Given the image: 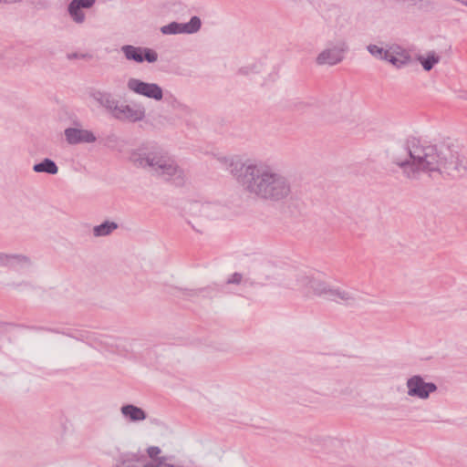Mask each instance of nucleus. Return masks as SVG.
Instances as JSON below:
<instances>
[{
    "label": "nucleus",
    "mask_w": 467,
    "mask_h": 467,
    "mask_svg": "<svg viewBox=\"0 0 467 467\" xmlns=\"http://www.w3.org/2000/svg\"><path fill=\"white\" fill-rule=\"evenodd\" d=\"M405 149L409 158L394 159L409 180H417L420 171H438L451 178L461 177L466 171L457 147L449 144L424 145L415 137L407 139Z\"/></svg>",
    "instance_id": "obj_1"
},
{
    "label": "nucleus",
    "mask_w": 467,
    "mask_h": 467,
    "mask_svg": "<svg viewBox=\"0 0 467 467\" xmlns=\"http://www.w3.org/2000/svg\"><path fill=\"white\" fill-rule=\"evenodd\" d=\"M228 169L246 192L265 201L281 202L291 193L288 178L269 166L232 160Z\"/></svg>",
    "instance_id": "obj_2"
},
{
    "label": "nucleus",
    "mask_w": 467,
    "mask_h": 467,
    "mask_svg": "<svg viewBox=\"0 0 467 467\" xmlns=\"http://www.w3.org/2000/svg\"><path fill=\"white\" fill-rule=\"evenodd\" d=\"M129 161L137 168H152L167 180L172 179L176 186L184 184L183 171L159 147L142 145L130 151Z\"/></svg>",
    "instance_id": "obj_3"
},
{
    "label": "nucleus",
    "mask_w": 467,
    "mask_h": 467,
    "mask_svg": "<svg viewBox=\"0 0 467 467\" xmlns=\"http://www.w3.org/2000/svg\"><path fill=\"white\" fill-rule=\"evenodd\" d=\"M408 395L420 400H427L430 395L437 391L438 387L433 382H426L422 376L414 375L407 379Z\"/></svg>",
    "instance_id": "obj_4"
},
{
    "label": "nucleus",
    "mask_w": 467,
    "mask_h": 467,
    "mask_svg": "<svg viewBox=\"0 0 467 467\" xmlns=\"http://www.w3.org/2000/svg\"><path fill=\"white\" fill-rule=\"evenodd\" d=\"M127 88L136 94L157 101L163 98V90L157 83H148L139 78H130L127 82Z\"/></svg>",
    "instance_id": "obj_5"
},
{
    "label": "nucleus",
    "mask_w": 467,
    "mask_h": 467,
    "mask_svg": "<svg viewBox=\"0 0 467 467\" xmlns=\"http://www.w3.org/2000/svg\"><path fill=\"white\" fill-rule=\"evenodd\" d=\"M121 51L127 60L136 63H154L158 60V53L150 47H135L132 45H124Z\"/></svg>",
    "instance_id": "obj_6"
},
{
    "label": "nucleus",
    "mask_w": 467,
    "mask_h": 467,
    "mask_svg": "<svg viewBox=\"0 0 467 467\" xmlns=\"http://www.w3.org/2000/svg\"><path fill=\"white\" fill-rule=\"evenodd\" d=\"M348 47L345 41H340L337 45L324 49L317 57L318 65H330L334 66L340 63L344 57L345 53L348 52Z\"/></svg>",
    "instance_id": "obj_7"
},
{
    "label": "nucleus",
    "mask_w": 467,
    "mask_h": 467,
    "mask_svg": "<svg viewBox=\"0 0 467 467\" xmlns=\"http://www.w3.org/2000/svg\"><path fill=\"white\" fill-rule=\"evenodd\" d=\"M202 21L199 16H193L187 23L171 22L161 27L163 35L193 34L200 30Z\"/></svg>",
    "instance_id": "obj_8"
},
{
    "label": "nucleus",
    "mask_w": 467,
    "mask_h": 467,
    "mask_svg": "<svg viewBox=\"0 0 467 467\" xmlns=\"http://www.w3.org/2000/svg\"><path fill=\"white\" fill-rule=\"evenodd\" d=\"M146 116L145 109L143 106H137V108L130 107V105H120L118 107L113 118L120 121L137 122L144 119Z\"/></svg>",
    "instance_id": "obj_9"
},
{
    "label": "nucleus",
    "mask_w": 467,
    "mask_h": 467,
    "mask_svg": "<svg viewBox=\"0 0 467 467\" xmlns=\"http://www.w3.org/2000/svg\"><path fill=\"white\" fill-rule=\"evenodd\" d=\"M66 140L70 145L93 143L97 140L95 134L88 130L67 128L64 131Z\"/></svg>",
    "instance_id": "obj_10"
},
{
    "label": "nucleus",
    "mask_w": 467,
    "mask_h": 467,
    "mask_svg": "<svg viewBox=\"0 0 467 467\" xmlns=\"http://www.w3.org/2000/svg\"><path fill=\"white\" fill-rule=\"evenodd\" d=\"M312 276L303 271L293 270L288 275L287 285L293 289L298 290L303 294L309 295V285Z\"/></svg>",
    "instance_id": "obj_11"
},
{
    "label": "nucleus",
    "mask_w": 467,
    "mask_h": 467,
    "mask_svg": "<svg viewBox=\"0 0 467 467\" xmlns=\"http://www.w3.org/2000/svg\"><path fill=\"white\" fill-rule=\"evenodd\" d=\"M97 0H72L67 6V12L74 22L81 24L85 21L83 9L91 8Z\"/></svg>",
    "instance_id": "obj_12"
},
{
    "label": "nucleus",
    "mask_w": 467,
    "mask_h": 467,
    "mask_svg": "<svg viewBox=\"0 0 467 467\" xmlns=\"http://www.w3.org/2000/svg\"><path fill=\"white\" fill-rule=\"evenodd\" d=\"M90 96L103 108L107 109L109 113L114 116L119 107V101L115 99L111 93L103 92L100 90L93 91Z\"/></svg>",
    "instance_id": "obj_13"
},
{
    "label": "nucleus",
    "mask_w": 467,
    "mask_h": 467,
    "mask_svg": "<svg viewBox=\"0 0 467 467\" xmlns=\"http://www.w3.org/2000/svg\"><path fill=\"white\" fill-rule=\"evenodd\" d=\"M144 454L127 452L121 453L116 460L114 467H140V463L146 462Z\"/></svg>",
    "instance_id": "obj_14"
},
{
    "label": "nucleus",
    "mask_w": 467,
    "mask_h": 467,
    "mask_svg": "<svg viewBox=\"0 0 467 467\" xmlns=\"http://www.w3.org/2000/svg\"><path fill=\"white\" fill-rule=\"evenodd\" d=\"M121 414L124 418L131 422L142 421L147 419L146 411L133 404H125L120 408Z\"/></svg>",
    "instance_id": "obj_15"
},
{
    "label": "nucleus",
    "mask_w": 467,
    "mask_h": 467,
    "mask_svg": "<svg viewBox=\"0 0 467 467\" xmlns=\"http://www.w3.org/2000/svg\"><path fill=\"white\" fill-rule=\"evenodd\" d=\"M99 142L111 150L121 152L125 146V141L114 133L108 134L100 139Z\"/></svg>",
    "instance_id": "obj_16"
},
{
    "label": "nucleus",
    "mask_w": 467,
    "mask_h": 467,
    "mask_svg": "<svg viewBox=\"0 0 467 467\" xmlns=\"http://www.w3.org/2000/svg\"><path fill=\"white\" fill-rule=\"evenodd\" d=\"M33 171L37 173L55 175L58 172V167L53 160L45 158L40 162L34 164Z\"/></svg>",
    "instance_id": "obj_17"
},
{
    "label": "nucleus",
    "mask_w": 467,
    "mask_h": 467,
    "mask_svg": "<svg viewBox=\"0 0 467 467\" xmlns=\"http://www.w3.org/2000/svg\"><path fill=\"white\" fill-rule=\"evenodd\" d=\"M14 263L30 265V258L23 254L0 253V266H12Z\"/></svg>",
    "instance_id": "obj_18"
},
{
    "label": "nucleus",
    "mask_w": 467,
    "mask_h": 467,
    "mask_svg": "<svg viewBox=\"0 0 467 467\" xmlns=\"http://www.w3.org/2000/svg\"><path fill=\"white\" fill-rule=\"evenodd\" d=\"M383 60H386L396 67L400 68L401 67L407 65L411 60V57L405 51L394 55L388 50L386 57H383Z\"/></svg>",
    "instance_id": "obj_19"
},
{
    "label": "nucleus",
    "mask_w": 467,
    "mask_h": 467,
    "mask_svg": "<svg viewBox=\"0 0 467 467\" xmlns=\"http://www.w3.org/2000/svg\"><path fill=\"white\" fill-rule=\"evenodd\" d=\"M118 228L119 224L117 223L106 220L93 227V235L96 237L108 236Z\"/></svg>",
    "instance_id": "obj_20"
},
{
    "label": "nucleus",
    "mask_w": 467,
    "mask_h": 467,
    "mask_svg": "<svg viewBox=\"0 0 467 467\" xmlns=\"http://www.w3.org/2000/svg\"><path fill=\"white\" fill-rule=\"evenodd\" d=\"M330 285L325 281L314 278L312 276L309 285V294L313 293L317 296H327Z\"/></svg>",
    "instance_id": "obj_21"
},
{
    "label": "nucleus",
    "mask_w": 467,
    "mask_h": 467,
    "mask_svg": "<svg viewBox=\"0 0 467 467\" xmlns=\"http://www.w3.org/2000/svg\"><path fill=\"white\" fill-rule=\"evenodd\" d=\"M327 297L329 300H333V301H337V299H340L345 302L354 300V297L352 296V295L349 292H348L346 290H342L339 287H331V286L328 289Z\"/></svg>",
    "instance_id": "obj_22"
},
{
    "label": "nucleus",
    "mask_w": 467,
    "mask_h": 467,
    "mask_svg": "<svg viewBox=\"0 0 467 467\" xmlns=\"http://www.w3.org/2000/svg\"><path fill=\"white\" fill-rule=\"evenodd\" d=\"M440 56H438L433 51L428 53L426 57L422 56H419L418 57V60L420 62L425 71H431L434 67V66L440 62Z\"/></svg>",
    "instance_id": "obj_23"
},
{
    "label": "nucleus",
    "mask_w": 467,
    "mask_h": 467,
    "mask_svg": "<svg viewBox=\"0 0 467 467\" xmlns=\"http://www.w3.org/2000/svg\"><path fill=\"white\" fill-rule=\"evenodd\" d=\"M368 51L375 57L380 58L383 60V57H386L388 50H385L384 48L370 44L367 47Z\"/></svg>",
    "instance_id": "obj_24"
},
{
    "label": "nucleus",
    "mask_w": 467,
    "mask_h": 467,
    "mask_svg": "<svg viewBox=\"0 0 467 467\" xmlns=\"http://www.w3.org/2000/svg\"><path fill=\"white\" fill-rule=\"evenodd\" d=\"M161 449L160 447L158 446H150L148 449H147V454L148 456L153 460L154 462H156V459L160 458L158 455L161 453Z\"/></svg>",
    "instance_id": "obj_25"
},
{
    "label": "nucleus",
    "mask_w": 467,
    "mask_h": 467,
    "mask_svg": "<svg viewBox=\"0 0 467 467\" xmlns=\"http://www.w3.org/2000/svg\"><path fill=\"white\" fill-rule=\"evenodd\" d=\"M243 280V275L241 273H234L226 281L228 285H239Z\"/></svg>",
    "instance_id": "obj_26"
},
{
    "label": "nucleus",
    "mask_w": 467,
    "mask_h": 467,
    "mask_svg": "<svg viewBox=\"0 0 467 467\" xmlns=\"http://www.w3.org/2000/svg\"><path fill=\"white\" fill-rule=\"evenodd\" d=\"M67 58L68 59H77V58H81V59H91L92 58V55L88 54V53H78V52H74V53H69L67 54Z\"/></svg>",
    "instance_id": "obj_27"
},
{
    "label": "nucleus",
    "mask_w": 467,
    "mask_h": 467,
    "mask_svg": "<svg viewBox=\"0 0 467 467\" xmlns=\"http://www.w3.org/2000/svg\"><path fill=\"white\" fill-rule=\"evenodd\" d=\"M166 460L167 457L165 456L156 459V465H158V467H182L181 465L167 463Z\"/></svg>",
    "instance_id": "obj_28"
},
{
    "label": "nucleus",
    "mask_w": 467,
    "mask_h": 467,
    "mask_svg": "<svg viewBox=\"0 0 467 467\" xmlns=\"http://www.w3.org/2000/svg\"><path fill=\"white\" fill-rule=\"evenodd\" d=\"M28 328L36 330V331L45 330V331H48V332L58 333L57 330L48 328V327H28Z\"/></svg>",
    "instance_id": "obj_29"
},
{
    "label": "nucleus",
    "mask_w": 467,
    "mask_h": 467,
    "mask_svg": "<svg viewBox=\"0 0 467 467\" xmlns=\"http://www.w3.org/2000/svg\"><path fill=\"white\" fill-rule=\"evenodd\" d=\"M9 324L8 323H5V322H1L0 321V337L2 336H4L7 330H6V327L8 326Z\"/></svg>",
    "instance_id": "obj_30"
},
{
    "label": "nucleus",
    "mask_w": 467,
    "mask_h": 467,
    "mask_svg": "<svg viewBox=\"0 0 467 467\" xmlns=\"http://www.w3.org/2000/svg\"><path fill=\"white\" fill-rule=\"evenodd\" d=\"M165 99L167 102L174 105V103H178V100L177 99L172 95V94H169L165 97Z\"/></svg>",
    "instance_id": "obj_31"
},
{
    "label": "nucleus",
    "mask_w": 467,
    "mask_h": 467,
    "mask_svg": "<svg viewBox=\"0 0 467 467\" xmlns=\"http://www.w3.org/2000/svg\"><path fill=\"white\" fill-rule=\"evenodd\" d=\"M142 466L140 465V467H158V465H156V462H144L141 463Z\"/></svg>",
    "instance_id": "obj_32"
},
{
    "label": "nucleus",
    "mask_w": 467,
    "mask_h": 467,
    "mask_svg": "<svg viewBox=\"0 0 467 467\" xmlns=\"http://www.w3.org/2000/svg\"><path fill=\"white\" fill-rule=\"evenodd\" d=\"M239 73L240 74H243V75H247L249 73V68L248 67H241L239 69Z\"/></svg>",
    "instance_id": "obj_33"
},
{
    "label": "nucleus",
    "mask_w": 467,
    "mask_h": 467,
    "mask_svg": "<svg viewBox=\"0 0 467 467\" xmlns=\"http://www.w3.org/2000/svg\"><path fill=\"white\" fill-rule=\"evenodd\" d=\"M207 208H208V205H204V204L202 205V210H206Z\"/></svg>",
    "instance_id": "obj_34"
},
{
    "label": "nucleus",
    "mask_w": 467,
    "mask_h": 467,
    "mask_svg": "<svg viewBox=\"0 0 467 467\" xmlns=\"http://www.w3.org/2000/svg\"><path fill=\"white\" fill-rule=\"evenodd\" d=\"M461 3L467 6V1H461Z\"/></svg>",
    "instance_id": "obj_35"
},
{
    "label": "nucleus",
    "mask_w": 467,
    "mask_h": 467,
    "mask_svg": "<svg viewBox=\"0 0 467 467\" xmlns=\"http://www.w3.org/2000/svg\"><path fill=\"white\" fill-rule=\"evenodd\" d=\"M192 230H194V231H196L198 233H201L199 230L195 229V227L193 225H192Z\"/></svg>",
    "instance_id": "obj_36"
}]
</instances>
